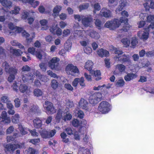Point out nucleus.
<instances>
[{
  "label": "nucleus",
  "instance_id": "obj_56",
  "mask_svg": "<svg viewBox=\"0 0 154 154\" xmlns=\"http://www.w3.org/2000/svg\"><path fill=\"white\" fill-rule=\"evenodd\" d=\"M79 83L80 85L83 88L85 86V84L84 82V79L83 77H81L80 78H79Z\"/></svg>",
  "mask_w": 154,
  "mask_h": 154
},
{
  "label": "nucleus",
  "instance_id": "obj_11",
  "mask_svg": "<svg viewBox=\"0 0 154 154\" xmlns=\"http://www.w3.org/2000/svg\"><path fill=\"white\" fill-rule=\"evenodd\" d=\"M88 104L87 101L83 98H82L79 103V106L80 108L89 112L91 111V108L88 106Z\"/></svg>",
  "mask_w": 154,
  "mask_h": 154
},
{
  "label": "nucleus",
  "instance_id": "obj_8",
  "mask_svg": "<svg viewBox=\"0 0 154 154\" xmlns=\"http://www.w3.org/2000/svg\"><path fill=\"white\" fill-rule=\"evenodd\" d=\"M66 71L68 74L74 75V73H79V70L76 66H74L72 64H69L66 66Z\"/></svg>",
  "mask_w": 154,
  "mask_h": 154
},
{
  "label": "nucleus",
  "instance_id": "obj_64",
  "mask_svg": "<svg viewBox=\"0 0 154 154\" xmlns=\"http://www.w3.org/2000/svg\"><path fill=\"white\" fill-rule=\"evenodd\" d=\"M70 33V30L68 29L64 30L63 32V37H66Z\"/></svg>",
  "mask_w": 154,
  "mask_h": 154
},
{
  "label": "nucleus",
  "instance_id": "obj_7",
  "mask_svg": "<svg viewBox=\"0 0 154 154\" xmlns=\"http://www.w3.org/2000/svg\"><path fill=\"white\" fill-rule=\"evenodd\" d=\"M21 77L22 80L24 83L31 84L32 83L35 76L31 73L21 74Z\"/></svg>",
  "mask_w": 154,
  "mask_h": 154
},
{
  "label": "nucleus",
  "instance_id": "obj_16",
  "mask_svg": "<svg viewBox=\"0 0 154 154\" xmlns=\"http://www.w3.org/2000/svg\"><path fill=\"white\" fill-rule=\"evenodd\" d=\"M99 15L105 17H109L111 16V12L110 10L103 8L100 11Z\"/></svg>",
  "mask_w": 154,
  "mask_h": 154
},
{
  "label": "nucleus",
  "instance_id": "obj_2",
  "mask_svg": "<svg viewBox=\"0 0 154 154\" xmlns=\"http://www.w3.org/2000/svg\"><path fill=\"white\" fill-rule=\"evenodd\" d=\"M111 109L110 104L106 101H103L100 103L98 107V110L101 113L105 114L109 112Z\"/></svg>",
  "mask_w": 154,
  "mask_h": 154
},
{
  "label": "nucleus",
  "instance_id": "obj_4",
  "mask_svg": "<svg viewBox=\"0 0 154 154\" xmlns=\"http://www.w3.org/2000/svg\"><path fill=\"white\" fill-rule=\"evenodd\" d=\"M102 97V95L101 93H95L90 97L89 103L91 104L94 105L101 100Z\"/></svg>",
  "mask_w": 154,
  "mask_h": 154
},
{
  "label": "nucleus",
  "instance_id": "obj_23",
  "mask_svg": "<svg viewBox=\"0 0 154 154\" xmlns=\"http://www.w3.org/2000/svg\"><path fill=\"white\" fill-rule=\"evenodd\" d=\"M97 53L100 57H108L109 55V53L108 51L102 48L98 50Z\"/></svg>",
  "mask_w": 154,
  "mask_h": 154
},
{
  "label": "nucleus",
  "instance_id": "obj_62",
  "mask_svg": "<svg viewBox=\"0 0 154 154\" xmlns=\"http://www.w3.org/2000/svg\"><path fill=\"white\" fill-rule=\"evenodd\" d=\"M11 88H12L13 90L17 92L18 91V86L17 85V82L15 81L13 85H11Z\"/></svg>",
  "mask_w": 154,
  "mask_h": 154
},
{
  "label": "nucleus",
  "instance_id": "obj_45",
  "mask_svg": "<svg viewBox=\"0 0 154 154\" xmlns=\"http://www.w3.org/2000/svg\"><path fill=\"white\" fill-rule=\"evenodd\" d=\"M34 94L37 97L42 96L43 94V92L39 89H35L33 91Z\"/></svg>",
  "mask_w": 154,
  "mask_h": 154
},
{
  "label": "nucleus",
  "instance_id": "obj_36",
  "mask_svg": "<svg viewBox=\"0 0 154 154\" xmlns=\"http://www.w3.org/2000/svg\"><path fill=\"white\" fill-rule=\"evenodd\" d=\"M11 52L14 55L17 56L21 55L23 53V52L21 50L15 49L11 48Z\"/></svg>",
  "mask_w": 154,
  "mask_h": 154
},
{
  "label": "nucleus",
  "instance_id": "obj_28",
  "mask_svg": "<svg viewBox=\"0 0 154 154\" xmlns=\"http://www.w3.org/2000/svg\"><path fill=\"white\" fill-rule=\"evenodd\" d=\"M1 3L2 6L7 8H10L12 6V2L10 0H2Z\"/></svg>",
  "mask_w": 154,
  "mask_h": 154
},
{
  "label": "nucleus",
  "instance_id": "obj_37",
  "mask_svg": "<svg viewBox=\"0 0 154 154\" xmlns=\"http://www.w3.org/2000/svg\"><path fill=\"white\" fill-rule=\"evenodd\" d=\"M20 118V115L18 113H16L12 116L11 118L12 122L14 123H17L19 122Z\"/></svg>",
  "mask_w": 154,
  "mask_h": 154
},
{
  "label": "nucleus",
  "instance_id": "obj_30",
  "mask_svg": "<svg viewBox=\"0 0 154 154\" xmlns=\"http://www.w3.org/2000/svg\"><path fill=\"white\" fill-rule=\"evenodd\" d=\"M40 24L42 26L41 28L42 30H46L48 28V26L47 25L48 23L47 20L45 19H42L39 21Z\"/></svg>",
  "mask_w": 154,
  "mask_h": 154
},
{
  "label": "nucleus",
  "instance_id": "obj_14",
  "mask_svg": "<svg viewBox=\"0 0 154 154\" xmlns=\"http://www.w3.org/2000/svg\"><path fill=\"white\" fill-rule=\"evenodd\" d=\"M85 32L87 34L92 38L98 39L100 37L99 34L93 29H89Z\"/></svg>",
  "mask_w": 154,
  "mask_h": 154
},
{
  "label": "nucleus",
  "instance_id": "obj_51",
  "mask_svg": "<svg viewBox=\"0 0 154 154\" xmlns=\"http://www.w3.org/2000/svg\"><path fill=\"white\" fill-rule=\"evenodd\" d=\"M137 43V41L136 37H132L131 40V44L132 46V47L134 48Z\"/></svg>",
  "mask_w": 154,
  "mask_h": 154
},
{
  "label": "nucleus",
  "instance_id": "obj_21",
  "mask_svg": "<svg viewBox=\"0 0 154 154\" xmlns=\"http://www.w3.org/2000/svg\"><path fill=\"white\" fill-rule=\"evenodd\" d=\"M137 76V74L136 73H128L124 76V78L126 81H130L136 78Z\"/></svg>",
  "mask_w": 154,
  "mask_h": 154
},
{
  "label": "nucleus",
  "instance_id": "obj_54",
  "mask_svg": "<svg viewBox=\"0 0 154 154\" xmlns=\"http://www.w3.org/2000/svg\"><path fill=\"white\" fill-rule=\"evenodd\" d=\"M25 152L28 154H36L35 150L32 148H29L25 151Z\"/></svg>",
  "mask_w": 154,
  "mask_h": 154
},
{
  "label": "nucleus",
  "instance_id": "obj_59",
  "mask_svg": "<svg viewBox=\"0 0 154 154\" xmlns=\"http://www.w3.org/2000/svg\"><path fill=\"white\" fill-rule=\"evenodd\" d=\"M146 21L150 22L154 21V15H149L147 17Z\"/></svg>",
  "mask_w": 154,
  "mask_h": 154
},
{
  "label": "nucleus",
  "instance_id": "obj_46",
  "mask_svg": "<svg viewBox=\"0 0 154 154\" xmlns=\"http://www.w3.org/2000/svg\"><path fill=\"white\" fill-rule=\"evenodd\" d=\"M72 124L75 127H77L80 126L81 122L77 119H74L72 121Z\"/></svg>",
  "mask_w": 154,
  "mask_h": 154
},
{
  "label": "nucleus",
  "instance_id": "obj_15",
  "mask_svg": "<svg viewBox=\"0 0 154 154\" xmlns=\"http://www.w3.org/2000/svg\"><path fill=\"white\" fill-rule=\"evenodd\" d=\"M29 53L33 55H35L36 57L40 60L42 58V51H35V48L33 47H30L28 49Z\"/></svg>",
  "mask_w": 154,
  "mask_h": 154
},
{
  "label": "nucleus",
  "instance_id": "obj_26",
  "mask_svg": "<svg viewBox=\"0 0 154 154\" xmlns=\"http://www.w3.org/2000/svg\"><path fill=\"white\" fill-rule=\"evenodd\" d=\"M34 127L37 128H39L42 125V121L40 119L36 118L33 120Z\"/></svg>",
  "mask_w": 154,
  "mask_h": 154
},
{
  "label": "nucleus",
  "instance_id": "obj_63",
  "mask_svg": "<svg viewBox=\"0 0 154 154\" xmlns=\"http://www.w3.org/2000/svg\"><path fill=\"white\" fill-rule=\"evenodd\" d=\"M28 131H29L32 136H33L37 137L39 135L38 133L36 132L35 129H33L32 130L28 129Z\"/></svg>",
  "mask_w": 154,
  "mask_h": 154
},
{
  "label": "nucleus",
  "instance_id": "obj_1",
  "mask_svg": "<svg viewBox=\"0 0 154 154\" xmlns=\"http://www.w3.org/2000/svg\"><path fill=\"white\" fill-rule=\"evenodd\" d=\"M121 15L122 17L120 20L116 19L112 20L106 22L104 25L105 27L109 28L111 30H114L118 28L121 23L124 22V25L122 30L124 32H127L131 27V26L128 23L127 17L128 16V12L125 11H123L121 13Z\"/></svg>",
  "mask_w": 154,
  "mask_h": 154
},
{
  "label": "nucleus",
  "instance_id": "obj_3",
  "mask_svg": "<svg viewBox=\"0 0 154 154\" xmlns=\"http://www.w3.org/2000/svg\"><path fill=\"white\" fill-rule=\"evenodd\" d=\"M60 60L59 58L54 57L51 59L48 63L49 67L52 69L59 70L61 69V67L58 63Z\"/></svg>",
  "mask_w": 154,
  "mask_h": 154
},
{
  "label": "nucleus",
  "instance_id": "obj_6",
  "mask_svg": "<svg viewBox=\"0 0 154 154\" xmlns=\"http://www.w3.org/2000/svg\"><path fill=\"white\" fill-rule=\"evenodd\" d=\"M2 67L5 69L6 72L10 74L15 76L17 73L18 69L15 67H11L6 62L3 63Z\"/></svg>",
  "mask_w": 154,
  "mask_h": 154
},
{
  "label": "nucleus",
  "instance_id": "obj_22",
  "mask_svg": "<svg viewBox=\"0 0 154 154\" xmlns=\"http://www.w3.org/2000/svg\"><path fill=\"white\" fill-rule=\"evenodd\" d=\"M93 65L94 63L91 60H88L85 64V69L88 70L90 72L92 71Z\"/></svg>",
  "mask_w": 154,
  "mask_h": 154
},
{
  "label": "nucleus",
  "instance_id": "obj_20",
  "mask_svg": "<svg viewBox=\"0 0 154 154\" xmlns=\"http://www.w3.org/2000/svg\"><path fill=\"white\" fill-rule=\"evenodd\" d=\"M16 149L15 144L9 143L6 145L5 147V150L6 152H9L13 153Z\"/></svg>",
  "mask_w": 154,
  "mask_h": 154
},
{
  "label": "nucleus",
  "instance_id": "obj_47",
  "mask_svg": "<svg viewBox=\"0 0 154 154\" xmlns=\"http://www.w3.org/2000/svg\"><path fill=\"white\" fill-rule=\"evenodd\" d=\"M30 67L27 65H25L22 67L21 69V74H25L26 72H29L30 70Z\"/></svg>",
  "mask_w": 154,
  "mask_h": 154
},
{
  "label": "nucleus",
  "instance_id": "obj_32",
  "mask_svg": "<svg viewBox=\"0 0 154 154\" xmlns=\"http://www.w3.org/2000/svg\"><path fill=\"white\" fill-rule=\"evenodd\" d=\"M150 2V6H149V4L148 2H146L143 4V5L146 11H149V8L154 9V2L151 0L148 1Z\"/></svg>",
  "mask_w": 154,
  "mask_h": 154
},
{
  "label": "nucleus",
  "instance_id": "obj_27",
  "mask_svg": "<svg viewBox=\"0 0 154 154\" xmlns=\"http://www.w3.org/2000/svg\"><path fill=\"white\" fill-rule=\"evenodd\" d=\"M116 68L117 69L119 72L121 74L125 72L126 67L122 64H119L116 66Z\"/></svg>",
  "mask_w": 154,
  "mask_h": 154
},
{
  "label": "nucleus",
  "instance_id": "obj_60",
  "mask_svg": "<svg viewBox=\"0 0 154 154\" xmlns=\"http://www.w3.org/2000/svg\"><path fill=\"white\" fill-rule=\"evenodd\" d=\"M84 51L85 53L88 54H89L92 52V50L91 48L87 47L84 48Z\"/></svg>",
  "mask_w": 154,
  "mask_h": 154
},
{
  "label": "nucleus",
  "instance_id": "obj_17",
  "mask_svg": "<svg viewBox=\"0 0 154 154\" xmlns=\"http://www.w3.org/2000/svg\"><path fill=\"white\" fill-rule=\"evenodd\" d=\"M19 89L22 93L28 94L31 92L30 88L25 84H21L19 86Z\"/></svg>",
  "mask_w": 154,
  "mask_h": 154
},
{
  "label": "nucleus",
  "instance_id": "obj_5",
  "mask_svg": "<svg viewBox=\"0 0 154 154\" xmlns=\"http://www.w3.org/2000/svg\"><path fill=\"white\" fill-rule=\"evenodd\" d=\"M2 67L5 69L6 72L10 74L15 76L17 73L18 69L15 67H11L6 62L3 63Z\"/></svg>",
  "mask_w": 154,
  "mask_h": 154
},
{
  "label": "nucleus",
  "instance_id": "obj_40",
  "mask_svg": "<svg viewBox=\"0 0 154 154\" xmlns=\"http://www.w3.org/2000/svg\"><path fill=\"white\" fill-rule=\"evenodd\" d=\"M22 35L23 36L27 38V40L29 42H31L32 39L35 37V34L34 33L33 35L32 36V38H30V39H28L27 38L29 36V34L24 30H23V32H22Z\"/></svg>",
  "mask_w": 154,
  "mask_h": 154
},
{
  "label": "nucleus",
  "instance_id": "obj_49",
  "mask_svg": "<svg viewBox=\"0 0 154 154\" xmlns=\"http://www.w3.org/2000/svg\"><path fill=\"white\" fill-rule=\"evenodd\" d=\"M113 50L114 51L115 54H117L116 56H121L123 54L122 51L118 48H113Z\"/></svg>",
  "mask_w": 154,
  "mask_h": 154
},
{
  "label": "nucleus",
  "instance_id": "obj_48",
  "mask_svg": "<svg viewBox=\"0 0 154 154\" xmlns=\"http://www.w3.org/2000/svg\"><path fill=\"white\" fill-rule=\"evenodd\" d=\"M58 82L55 79L51 80V86L54 89H56L58 86Z\"/></svg>",
  "mask_w": 154,
  "mask_h": 154
},
{
  "label": "nucleus",
  "instance_id": "obj_58",
  "mask_svg": "<svg viewBox=\"0 0 154 154\" xmlns=\"http://www.w3.org/2000/svg\"><path fill=\"white\" fill-rule=\"evenodd\" d=\"M1 100L2 102L6 103L9 101L8 97L5 95L1 97Z\"/></svg>",
  "mask_w": 154,
  "mask_h": 154
},
{
  "label": "nucleus",
  "instance_id": "obj_38",
  "mask_svg": "<svg viewBox=\"0 0 154 154\" xmlns=\"http://www.w3.org/2000/svg\"><path fill=\"white\" fill-rule=\"evenodd\" d=\"M29 3L34 8H35L39 4V2L35 0H28Z\"/></svg>",
  "mask_w": 154,
  "mask_h": 154
},
{
  "label": "nucleus",
  "instance_id": "obj_50",
  "mask_svg": "<svg viewBox=\"0 0 154 154\" xmlns=\"http://www.w3.org/2000/svg\"><path fill=\"white\" fill-rule=\"evenodd\" d=\"M62 112L60 109H59L58 110V112L56 117V119L58 121H59L61 118H62L63 116Z\"/></svg>",
  "mask_w": 154,
  "mask_h": 154
},
{
  "label": "nucleus",
  "instance_id": "obj_57",
  "mask_svg": "<svg viewBox=\"0 0 154 154\" xmlns=\"http://www.w3.org/2000/svg\"><path fill=\"white\" fill-rule=\"evenodd\" d=\"M47 73L48 75H50L51 77L54 78H58V76L57 75L52 72L50 70H48L47 71Z\"/></svg>",
  "mask_w": 154,
  "mask_h": 154
},
{
  "label": "nucleus",
  "instance_id": "obj_19",
  "mask_svg": "<svg viewBox=\"0 0 154 154\" xmlns=\"http://www.w3.org/2000/svg\"><path fill=\"white\" fill-rule=\"evenodd\" d=\"M20 9H21L19 6H15L13 10L7 12V17H9L11 16V14H14L16 15L18 14L19 13V11L20 10Z\"/></svg>",
  "mask_w": 154,
  "mask_h": 154
},
{
  "label": "nucleus",
  "instance_id": "obj_39",
  "mask_svg": "<svg viewBox=\"0 0 154 154\" xmlns=\"http://www.w3.org/2000/svg\"><path fill=\"white\" fill-rule=\"evenodd\" d=\"M83 31L76 30L75 32L74 35L75 36L78 37L81 39H84L85 38L83 34Z\"/></svg>",
  "mask_w": 154,
  "mask_h": 154
},
{
  "label": "nucleus",
  "instance_id": "obj_35",
  "mask_svg": "<svg viewBox=\"0 0 154 154\" xmlns=\"http://www.w3.org/2000/svg\"><path fill=\"white\" fill-rule=\"evenodd\" d=\"M63 113L64 116L62 117V119L65 121L70 120L72 119V116L69 112H67Z\"/></svg>",
  "mask_w": 154,
  "mask_h": 154
},
{
  "label": "nucleus",
  "instance_id": "obj_52",
  "mask_svg": "<svg viewBox=\"0 0 154 154\" xmlns=\"http://www.w3.org/2000/svg\"><path fill=\"white\" fill-rule=\"evenodd\" d=\"M89 5L88 3L83 4L82 5H80L79 7L80 11L82 10L88 8L89 7Z\"/></svg>",
  "mask_w": 154,
  "mask_h": 154
},
{
  "label": "nucleus",
  "instance_id": "obj_33",
  "mask_svg": "<svg viewBox=\"0 0 154 154\" xmlns=\"http://www.w3.org/2000/svg\"><path fill=\"white\" fill-rule=\"evenodd\" d=\"M35 75L39 79L42 81L45 82L47 81V78L46 76L41 75L40 72L38 71H35Z\"/></svg>",
  "mask_w": 154,
  "mask_h": 154
},
{
  "label": "nucleus",
  "instance_id": "obj_61",
  "mask_svg": "<svg viewBox=\"0 0 154 154\" xmlns=\"http://www.w3.org/2000/svg\"><path fill=\"white\" fill-rule=\"evenodd\" d=\"M15 106L16 108L19 107L20 105V102L18 98H16L14 100Z\"/></svg>",
  "mask_w": 154,
  "mask_h": 154
},
{
  "label": "nucleus",
  "instance_id": "obj_53",
  "mask_svg": "<svg viewBox=\"0 0 154 154\" xmlns=\"http://www.w3.org/2000/svg\"><path fill=\"white\" fill-rule=\"evenodd\" d=\"M94 10L93 12L94 14L96 13L97 11H99L101 9L100 6L98 3H95L94 4Z\"/></svg>",
  "mask_w": 154,
  "mask_h": 154
},
{
  "label": "nucleus",
  "instance_id": "obj_13",
  "mask_svg": "<svg viewBox=\"0 0 154 154\" xmlns=\"http://www.w3.org/2000/svg\"><path fill=\"white\" fill-rule=\"evenodd\" d=\"M114 59L116 61H121L124 63L127 62L128 63H131L130 57L128 55L122 54L121 56H115L114 57Z\"/></svg>",
  "mask_w": 154,
  "mask_h": 154
},
{
  "label": "nucleus",
  "instance_id": "obj_24",
  "mask_svg": "<svg viewBox=\"0 0 154 154\" xmlns=\"http://www.w3.org/2000/svg\"><path fill=\"white\" fill-rule=\"evenodd\" d=\"M62 6L61 5H57L55 6L53 10L52 15L54 17H56L59 15L60 12L62 9Z\"/></svg>",
  "mask_w": 154,
  "mask_h": 154
},
{
  "label": "nucleus",
  "instance_id": "obj_34",
  "mask_svg": "<svg viewBox=\"0 0 154 154\" xmlns=\"http://www.w3.org/2000/svg\"><path fill=\"white\" fill-rule=\"evenodd\" d=\"M72 43L69 40H67L64 44V47L65 50L67 51H69L72 47Z\"/></svg>",
  "mask_w": 154,
  "mask_h": 154
},
{
  "label": "nucleus",
  "instance_id": "obj_12",
  "mask_svg": "<svg viewBox=\"0 0 154 154\" xmlns=\"http://www.w3.org/2000/svg\"><path fill=\"white\" fill-rule=\"evenodd\" d=\"M149 35V31L147 29H145V31H140L137 33V35L139 38L144 42L147 40L148 38Z\"/></svg>",
  "mask_w": 154,
  "mask_h": 154
},
{
  "label": "nucleus",
  "instance_id": "obj_42",
  "mask_svg": "<svg viewBox=\"0 0 154 154\" xmlns=\"http://www.w3.org/2000/svg\"><path fill=\"white\" fill-rule=\"evenodd\" d=\"M125 82L123 79H120L116 81V85L117 87H122L124 85Z\"/></svg>",
  "mask_w": 154,
  "mask_h": 154
},
{
  "label": "nucleus",
  "instance_id": "obj_43",
  "mask_svg": "<svg viewBox=\"0 0 154 154\" xmlns=\"http://www.w3.org/2000/svg\"><path fill=\"white\" fill-rule=\"evenodd\" d=\"M18 128L19 129L22 134L23 135H25L27 134V130L29 129L28 128H23V127L21 125H19Z\"/></svg>",
  "mask_w": 154,
  "mask_h": 154
},
{
  "label": "nucleus",
  "instance_id": "obj_18",
  "mask_svg": "<svg viewBox=\"0 0 154 154\" xmlns=\"http://www.w3.org/2000/svg\"><path fill=\"white\" fill-rule=\"evenodd\" d=\"M128 5L127 0H121L120 1V5L116 11V13L122 10L124 7Z\"/></svg>",
  "mask_w": 154,
  "mask_h": 154
},
{
  "label": "nucleus",
  "instance_id": "obj_25",
  "mask_svg": "<svg viewBox=\"0 0 154 154\" xmlns=\"http://www.w3.org/2000/svg\"><path fill=\"white\" fill-rule=\"evenodd\" d=\"M90 73L92 75H94V77L95 78V79L97 81L101 79V73L100 70H92Z\"/></svg>",
  "mask_w": 154,
  "mask_h": 154
},
{
  "label": "nucleus",
  "instance_id": "obj_10",
  "mask_svg": "<svg viewBox=\"0 0 154 154\" xmlns=\"http://www.w3.org/2000/svg\"><path fill=\"white\" fill-rule=\"evenodd\" d=\"M93 19L91 15L82 16V24L85 27L90 26L93 21Z\"/></svg>",
  "mask_w": 154,
  "mask_h": 154
},
{
  "label": "nucleus",
  "instance_id": "obj_31",
  "mask_svg": "<svg viewBox=\"0 0 154 154\" xmlns=\"http://www.w3.org/2000/svg\"><path fill=\"white\" fill-rule=\"evenodd\" d=\"M41 137L43 138H48V131L45 129L40 130L39 131Z\"/></svg>",
  "mask_w": 154,
  "mask_h": 154
},
{
  "label": "nucleus",
  "instance_id": "obj_44",
  "mask_svg": "<svg viewBox=\"0 0 154 154\" xmlns=\"http://www.w3.org/2000/svg\"><path fill=\"white\" fill-rule=\"evenodd\" d=\"M121 42L123 44L125 47H127L130 44V41L128 38H124L121 40Z\"/></svg>",
  "mask_w": 154,
  "mask_h": 154
},
{
  "label": "nucleus",
  "instance_id": "obj_29",
  "mask_svg": "<svg viewBox=\"0 0 154 154\" xmlns=\"http://www.w3.org/2000/svg\"><path fill=\"white\" fill-rule=\"evenodd\" d=\"M35 12L32 11H30L28 12L26 11H24L22 16V18L23 19H26L28 18V15H30L32 16H34Z\"/></svg>",
  "mask_w": 154,
  "mask_h": 154
},
{
  "label": "nucleus",
  "instance_id": "obj_55",
  "mask_svg": "<svg viewBox=\"0 0 154 154\" xmlns=\"http://www.w3.org/2000/svg\"><path fill=\"white\" fill-rule=\"evenodd\" d=\"M81 134V132L80 131H76L74 134V137L76 140H79L80 139V135Z\"/></svg>",
  "mask_w": 154,
  "mask_h": 154
},
{
  "label": "nucleus",
  "instance_id": "obj_9",
  "mask_svg": "<svg viewBox=\"0 0 154 154\" xmlns=\"http://www.w3.org/2000/svg\"><path fill=\"white\" fill-rule=\"evenodd\" d=\"M44 108L47 111V113L52 114L55 112L53 104L51 102L46 101L43 105Z\"/></svg>",
  "mask_w": 154,
  "mask_h": 154
},
{
  "label": "nucleus",
  "instance_id": "obj_41",
  "mask_svg": "<svg viewBox=\"0 0 154 154\" xmlns=\"http://www.w3.org/2000/svg\"><path fill=\"white\" fill-rule=\"evenodd\" d=\"M74 112L75 115L76 116H77L80 118H82L83 117L84 113L81 110H78L75 109L74 110Z\"/></svg>",
  "mask_w": 154,
  "mask_h": 154
}]
</instances>
